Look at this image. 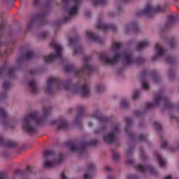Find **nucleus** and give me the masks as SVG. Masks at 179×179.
<instances>
[{
    "instance_id": "f257e3e1",
    "label": "nucleus",
    "mask_w": 179,
    "mask_h": 179,
    "mask_svg": "<svg viewBox=\"0 0 179 179\" xmlns=\"http://www.w3.org/2000/svg\"><path fill=\"white\" fill-rule=\"evenodd\" d=\"M121 43L115 42L112 44L110 50L107 53L100 55L99 59L105 64H115L121 61L124 65H132V64H141L138 60H134L132 55L128 52H122Z\"/></svg>"
},
{
    "instance_id": "f03ea898",
    "label": "nucleus",
    "mask_w": 179,
    "mask_h": 179,
    "mask_svg": "<svg viewBox=\"0 0 179 179\" xmlns=\"http://www.w3.org/2000/svg\"><path fill=\"white\" fill-rule=\"evenodd\" d=\"M51 114V108H43L41 111L34 110L29 115L24 117L22 123V129L33 135L37 129L38 125H41L44 122V119Z\"/></svg>"
},
{
    "instance_id": "7ed1b4c3",
    "label": "nucleus",
    "mask_w": 179,
    "mask_h": 179,
    "mask_svg": "<svg viewBox=\"0 0 179 179\" xmlns=\"http://www.w3.org/2000/svg\"><path fill=\"white\" fill-rule=\"evenodd\" d=\"M52 1V0H50ZM65 6L66 13L67 17H65V20H69L72 19L73 16H76L78 12H79V6L82 2V0H62Z\"/></svg>"
},
{
    "instance_id": "20e7f679",
    "label": "nucleus",
    "mask_w": 179,
    "mask_h": 179,
    "mask_svg": "<svg viewBox=\"0 0 179 179\" xmlns=\"http://www.w3.org/2000/svg\"><path fill=\"white\" fill-rule=\"evenodd\" d=\"M44 157L50 158L51 161H46L43 163L44 169H51V167H57V166H59L61 164V162H62V155H54L52 151H46L43 154Z\"/></svg>"
},
{
    "instance_id": "39448f33",
    "label": "nucleus",
    "mask_w": 179,
    "mask_h": 179,
    "mask_svg": "<svg viewBox=\"0 0 179 179\" xmlns=\"http://www.w3.org/2000/svg\"><path fill=\"white\" fill-rule=\"evenodd\" d=\"M62 87H64V89H68L66 84L58 80V78H50L47 82L45 90L47 93H51L52 90H59V89H62Z\"/></svg>"
},
{
    "instance_id": "423d86ee",
    "label": "nucleus",
    "mask_w": 179,
    "mask_h": 179,
    "mask_svg": "<svg viewBox=\"0 0 179 179\" xmlns=\"http://www.w3.org/2000/svg\"><path fill=\"white\" fill-rule=\"evenodd\" d=\"M51 45L55 48V55L51 54L48 57H44L45 62L46 63L52 62L54 59H57V58H61V57H62V47L57 44L55 42L52 43Z\"/></svg>"
},
{
    "instance_id": "0eeeda50",
    "label": "nucleus",
    "mask_w": 179,
    "mask_h": 179,
    "mask_svg": "<svg viewBox=\"0 0 179 179\" xmlns=\"http://www.w3.org/2000/svg\"><path fill=\"white\" fill-rule=\"evenodd\" d=\"M118 125L117 124H113L112 126V132L113 133H109L103 136V141L106 143H113L114 141L115 140V134H118Z\"/></svg>"
},
{
    "instance_id": "6e6552de",
    "label": "nucleus",
    "mask_w": 179,
    "mask_h": 179,
    "mask_svg": "<svg viewBox=\"0 0 179 179\" xmlns=\"http://www.w3.org/2000/svg\"><path fill=\"white\" fill-rule=\"evenodd\" d=\"M74 92L77 93H80L81 96H87L89 93H90V90L89 88V85L84 84L80 86H78L74 88Z\"/></svg>"
},
{
    "instance_id": "1a4fd4ad",
    "label": "nucleus",
    "mask_w": 179,
    "mask_h": 179,
    "mask_svg": "<svg viewBox=\"0 0 179 179\" xmlns=\"http://www.w3.org/2000/svg\"><path fill=\"white\" fill-rule=\"evenodd\" d=\"M156 12H163V9L160 6L154 8L153 6H148L143 10V13L144 15H148V16H150L152 13H156Z\"/></svg>"
},
{
    "instance_id": "9d476101",
    "label": "nucleus",
    "mask_w": 179,
    "mask_h": 179,
    "mask_svg": "<svg viewBox=\"0 0 179 179\" xmlns=\"http://www.w3.org/2000/svg\"><path fill=\"white\" fill-rule=\"evenodd\" d=\"M51 125H56L58 129H65L68 127V122L64 120L54 119L50 121Z\"/></svg>"
},
{
    "instance_id": "9b49d317",
    "label": "nucleus",
    "mask_w": 179,
    "mask_h": 179,
    "mask_svg": "<svg viewBox=\"0 0 179 179\" xmlns=\"http://www.w3.org/2000/svg\"><path fill=\"white\" fill-rule=\"evenodd\" d=\"M86 38L88 41H97L98 43H102L103 39L99 36H96L92 31H86Z\"/></svg>"
},
{
    "instance_id": "f8f14e48",
    "label": "nucleus",
    "mask_w": 179,
    "mask_h": 179,
    "mask_svg": "<svg viewBox=\"0 0 179 179\" xmlns=\"http://www.w3.org/2000/svg\"><path fill=\"white\" fill-rule=\"evenodd\" d=\"M164 102H166V97L162 95H157L155 97L154 103H148V107H149V108H152L153 107H156V106H159L160 103H164Z\"/></svg>"
},
{
    "instance_id": "ddd939ff",
    "label": "nucleus",
    "mask_w": 179,
    "mask_h": 179,
    "mask_svg": "<svg viewBox=\"0 0 179 179\" xmlns=\"http://www.w3.org/2000/svg\"><path fill=\"white\" fill-rule=\"evenodd\" d=\"M28 85H29V86L32 87L33 94H37V93H38L40 92V88H38V83L36 80H32L29 81Z\"/></svg>"
},
{
    "instance_id": "4468645a",
    "label": "nucleus",
    "mask_w": 179,
    "mask_h": 179,
    "mask_svg": "<svg viewBox=\"0 0 179 179\" xmlns=\"http://www.w3.org/2000/svg\"><path fill=\"white\" fill-rule=\"evenodd\" d=\"M69 148L71 152H82L85 149V145H80L78 147L75 144L69 143Z\"/></svg>"
},
{
    "instance_id": "2eb2a0df",
    "label": "nucleus",
    "mask_w": 179,
    "mask_h": 179,
    "mask_svg": "<svg viewBox=\"0 0 179 179\" xmlns=\"http://www.w3.org/2000/svg\"><path fill=\"white\" fill-rule=\"evenodd\" d=\"M97 27L98 29H100V30H102L103 31H107V30H110L111 29V27L108 26L104 22L99 21L97 23Z\"/></svg>"
},
{
    "instance_id": "dca6fc26",
    "label": "nucleus",
    "mask_w": 179,
    "mask_h": 179,
    "mask_svg": "<svg viewBox=\"0 0 179 179\" xmlns=\"http://www.w3.org/2000/svg\"><path fill=\"white\" fill-rule=\"evenodd\" d=\"M155 48H156L157 55L158 57H163V55H164V49L162 48V46L160 45V44L157 43Z\"/></svg>"
},
{
    "instance_id": "f3484780",
    "label": "nucleus",
    "mask_w": 179,
    "mask_h": 179,
    "mask_svg": "<svg viewBox=\"0 0 179 179\" xmlns=\"http://www.w3.org/2000/svg\"><path fill=\"white\" fill-rule=\"evenodd\" d=\"M91 69L92 67L90 66V64L85 62L84 66L81 69V72H83L84 73H90Z\"/></svg>"
},
{
    "instance_id": "a211bd4d",
    "label": "nucleus",
    "mask_w": 179,
    "mask_h": 179,
    "mask_svg": "<svg viewBox=\"0 0 179 179\" xmlns=\"http://www.w3.org/2000/svg\"><path fill=\"white\" fill-rule=\"evenodd\" d=\"M157 159L158 160L159 167H164L166 166V159L162 157V155H157Z\"/></svg>"
},
{
    "instance_id": "6ab92c4d",
    "label": "nucleus",
    "mask_w": 179,
    "mask_h": 179,
    "mask_svg": "<svg viewBox=\"0 0 179 179\" xmlns=\"http://www.w3.org/2000/svg\"><path fill=\"white\" fill-rule=\"evenodd\" d=\"M150 44V42H149V41H143L138 45L137 50L139 51L140 50H142V48L148 47V45H149Z\"/></svg>"
},
{
    "instance_id": "aec40b11",
    "label": "nucleus",
    "mask_w": 179,
    "mask_h": 179,
    "mask_svg": "<svg viewBox=\"0 0 179 179\" xmlns=\"http://www.w3.org/2000/svg\"><path fill=\"white\" fill-rule=\"evenodd\" d=\"M137 169H138V170H139V171H141V173H145L146 171H152V168H150V167L146 168L142 165H138Z\"/></svg>"
},
{
    "instance_id": "412c9836",
    "label": "nucleus",
    "mask_w": 179,
    "mask_h": 179,
    "mask_svg": "<svg viewBox=\"0 0 179 179\" xmlns=\"http://www.w3.org/2000/svg\"><path fill=\"white\" fill-rule=\"evenodd\" d=\"M104 85H98L95 87V92H96V93H101L104 92Z\"/></svg>"
},
{
    "instance_id": "4be33fe9",
    "label": "nucleus",
    "mask_w": 179,
    "mask_h": 179,
    "mask_svg": "<svg viewBox=\"0 0 179 179\" xmlns=\"http://www.w3.org/2000/svg\"><path fill=\"white\" fill-rule=\"evenodd\" d=\"M106 3V0H94L93 5L94 6H99V5H104Z\"/></svg>"
},
{
    "instance_id": "5701e85b",
    "label": "nucleus",
    "mask_w": 179,
    "mask_h": 179,
    "mask_svg": "<svg viewBox=\"0 0 179 179\" xmlns=\"http://www.w3.org/2000/svg\"><path fill=\"white\" fill-rule=\"evenodd\" d=\"M0 116L3 117V118H5V117H8V112L6 111V109L3 108H0Z\"/></svg>"
},
{
    "instance_id": "b1692460",
    "label": "nucleus",
    "mask_w": 179,
    "mask_h": 179,
    "mask_svg": "<svg viewBox=\"0 0 179 179\" xmlns=\"http://www.w3.org/2000/svg\"><path fill=\"white\" fill-rule=\"evenodd\" d=\"M138 27V24H127L124 27V31L127 33L129 29H136Z\"/></svg>"
},
{
    "instance_id": "393cba45",
    "label": "nucleus",
    "mask_w": 179,
    "mask_h": 179,
    "mask_svg": "<svg viewBox=\"0 0 179 179\" xmlns=\"http://www.w3.org/2000/svg\"><path fill=\"white\" fill-rule=\"evenodd\" d=\"M83 115H78L76 117L75 120H73V124H76L80 122V120H82Z\"/></svg>"
},
{
    "instance_id": "a878e982",
    "label": "nucleus",
    "mask_w": 179,
    "mask_h": 179,
    "mask_svg": "<svg viewBox=\"0 0 179 179\" xmlns=\"http://www.w3.org/2000/svg\"><path fill=\"white\" fill-rule=\"evenodd\" d=\"M171 150H172V152L179 150V141L176 143L173 146L171 147Z\"/></svg>"
},
{
    "instance_id": "bb28decb",
    "label": "nucleus",
    "mask_w": 179,
    "mask_h": 179,
    "mask_svg": "<svg viewBox=\"0 0 179 179\" xmlns=\"http://www.w3.org/2000/svg\"><path fill=\"white\" fill-rule=\"evenodd\" d=\"M133 100H138L139 99V91H135L132 95Z\"/></svg>"
},
{
    "instance_id": "cd10ccee",
    "label": "nucleus",
    "mask_w": 179,
    "mask_h": 179,
    "mask_svg": "<svg viewBox=\"0 0 179 179\" xmlns=\"http://www.w3.org/2000/svg\"><path fill=\"white\" fill-rule=\"evenodd\" d=\"M153 125L155 129H157V131L162 129V124H160L159 122H154Z\"/></svg>"
},
{
    "instance_id": "c85d7f7f",
    "label": "nucleus",
    "mask_w": 179,
    "mask_h": 179,
    "mask_svg": "<svg viewBox=\"0 0 179 179\" xmlns=\"http://www.w3.org/2000/svg\"><path fill=\"white\" fill-rule=\"evenodd\" d=\"M99 117H100V111L96 110L95 112H94V113L92 114V118L99 119Z\"/></svg>"
},
{
    "instance_id": "c756f323",
    "label": "nucleus",
    "mask_w": 179,
    "mask_h": 179,
    "mask_svg": "<svg viewBox=\"0 0 179 179\" xmlns=\"http://www.w3.org/2000/svg\"><path fill=\"white\" fill-rule=\"evenodd\" d=\"M9 86H10V84L8 82H6L3 84V90H8L9 89Z\"/></svg>"
},
{
    "instance_id": "7c9ffc66",
    "label": "nucleus",
    "mask_w": 179,
    "mask_h": 179,
    "mask_svg": "<svg viewBox=\"0 0 179 179\" xmlns=\"http://www.w3.org/2000/svg\"><path fill=\"white\" fill-rule=\"evenodd\" d=\"M92 178H93V176H92V175L89 173H85L82 178V179H92Z\"/></svg>"
},
{
    "instance_id": "2f4dec72",
    "label": "nucleus",
    "mask_w": 179,
    "mask_h": 179,
    "mask_svg": "<svg viewBox=\"0 0 179 179\" xmlns=\"http://www.w3.org/2000/svg\"><path fill=\"white\" fill-rule=\"evenodd\" d=\"M143 87L145 90H148V89H149V84H148V83H146V82H143Z\"/></svg>"
},
{
    "instance_id": "473e14b6",
    "label": "nucleus",
    "mask_w": 179,
    "mask_h": 179,
    "mask_svg": "<svg viewBox=\"0 0 179 179\" xmlns=\"http://www.w3.org/2000/svg\"><path fill=\"white\" fill-rule=\"evenodd\" d=\"M34 24V22L33 21L29 22L27 24V28L28 29H31L33 27V25Z\"/></svg>"
},
{
    "instance_id": "72a5a7b5",
    "label": "nucleus",
    "mask_w": 179,
    "mask_h": 179,
    "mask_svg": "<svg viewBox=\"0 0 179 179\" xmlns=\"http://www.w3.org/2000/svg\"><path fill=\"white\" fill-rule=\"evenodd\" d=\"M113 160H120V155L118 154H114L113 155Z\"/></svg>"
},
{
    "instance_id": "f704fd0d",
    "label": "nucleus",
    "mask_w": 179,
    "mask_h": 179,
    "mask_svg": "<svg viewBox=\"0 0 179 179\" xmlns=\"http://www.w3.org/2000/svg\"><path fill=\"white\" fill-rule=\"evenodd\" d=\"M94 167H96V165H94V164H90L88 166V170H93Z\"/></svg>"
},
{
    "instance_id": "c9c22d12",
    "label": "nucleus",
    "mask_w": 179,
    "mask_h": 179,
    "mask_svg": "<svg viewBox=\"0 0 179 179\" xmlns=\"http://www.w3.org/2000/svg\"><path fill=\"white\" fill-rule=\"evenodd\" d=\"M33 57V52L30 51L27 52V58H31Z\"/></svg>"
},
{
    "instance_id": "e433bc0d",
    "label": "nucleus",
    "mask_w": 179,
    "mask_h": 179,
    "mask_svg": "<svg viewBox=\"0 0 179 179\" xmlns=\"http://www.w3.org/2000/svg\"><path fill=\"white\" fill-rule=\"evenodd\" d=\"M6 177V175L3 172L0 173V179H5Z\"/></svg>"
},
{
    "instance_id": "4c0bfd02",
    "label": "nucleus",
    "mask_w": 179,
    "mask_h": 179,
    "mask_svg": "<svg viewBox=\"0 0 179 179\" xmlns=\"http://www.w3.org/2000/svg\"><path fill=\"white\" fill-rule=\"evenodd\" d=\"M80 51H82V48L81 47H76L75 49V52H79Z\"/></svg>"
},
{
    "instance_id": "58836bf2",
    "label": "nucleus",
    "mask_w": 179,
    "mask_h": 179,
    "mask_svg": "<svg viewBox=\"0 0 179 179\" xmlns=\"http://www.w3.org/2000/svg\"><path fill=\"white\" fill-rule=\"evenodd\" d=\"M168 145H169V143H168L167 141H164V142L162 143V148H166V147L168 146Z\"/></svg>"
},
{
    "instance_id": "ea45409f",
    "label": "nucleus",
    "mask_w": 179,
    "mask_h": 179,
    "mask_svg": "<svg viewBox=\"0 0 179 179\" xmlns=\"http://www.w3.org/2000/svg\"><path fill=\"white\" fill-rule=\"evenodd\" d=\"M73 43H75V39H73V38H70V39L69 40V45H71V44H73Z\"/></svg>"
},
{
    "instance_id": "a19ab883",
    "label": "nucleus",
    "mask_w": 179,
    "mask_h": 179,
    "mask_svg": "<svg viewBox=\"0 0 179 179\" xmlns=\"http://www.w3.org/2000/svg\"><path fill=\"white\" fill-rule=\"evenodd\" d=\"M121 106H122V107H127V101H122Z\"/></svg>"
},
{
    "instance_id": "79ce46f5",
    "label": "nucleus",
    "mask_w": 179,
    "mask_h": 179,
    "mask_svg": "<svg viewBox=\"0 0 179 179\" xmlns=\"http://www.w3.org/2000/svg\"><path fill=\"white\" fill-rule=\"evenodd\" d=\"M133 162H134V160H132V159H127V164H132Z\"/></svg>"
},
{
    "instance_id": "37998d69",
    "label": "nucleus",
    "mask_w": 179,
    "mask_h": 179,
    "mask_svg": "<svg viewBox=\"0 0 179 179\" xmlns=\"http://www.w3.org/2000/svg\"><path fill=\"white\" fill-rule=\"evenodd\" d=\"M105 170H106V171H111V168H110V166H106V167H105Z\"/></svg>"
},
{
    "instance_id": "c03bdc74",
    "label": "nucleus",
    "mask_w": 179,
    "mask_h": 179,
    "mask_svg": "<svg viewBox=\"0 0 179 179\" xmlns=\"http://www.w3.org/2000/svg\"><path fill=\"white\" fill-rule=\"evenodd\" d=\"M169 76H171V75L174 76V71H169Z\"/></svg>"
},
{
    "instance_id": "a18cd8bd",
    "label": "nucleus",
    "mask_w": 179,
    "mask_h": 179,
    "mask_svg": "<svg viewBox=\"0 0 179 179\" xmlns=\"http://www.w3.org/2000/svg\"><path fill=\"white\" fill-rule=\"evenodd\" d=\"M171 61H173V58H171V57H168L167 58V62H171Z\"/></svg>"
},
{
    "instance_id": "49530a36",
    "label": "nucleus",
    "mask_w": 179,
    "mask_h": 179,
    "mask_svg": "<svg viewBox=\"0 0 179 179\" xmlns=\"http://www.w3.org/2000/svg\"><path fill=\"white\" fill-rule=\"evenodd\" d=\"M88 127H93V123H92L91 122H88Z\"/></svg>"
},
{
    "instance_id": "de8ad7c7",
    "label": "nucleus",
    "mask_w": 179,
    "mask_h": 179,
    "mask_svg": "<svg viewBox=\"0 0 179 179\" xmlns=\"http://www.w3.org/2000/svg\"><path fill=\"white\" fill-rule=\"evenodd\" d=\"M13 73V70H10L9 71V75L10 76V75H12Z\"/></svg>"
},
{
    "instance_id": "09e8293b",
    "label": "nucleus",
    "mask_w": 179,
    "mask_h": 179,
    "mask_svg": "<svg viewBox=\"0 0 179 179\" xmlns=\"http://www.w3.org/2000/svg\"><path fill=\"white\" fill-rule=\"evenodd\" d=\"M2 72H3V69L0 68V75H2Z\"/></svg>"
},
{
    "instance_id": "8fccbe9b",
    "label": "nucleus",
    "mask_w": 179,
    "mask_h": 179,
    "mask_svg": "<svg viewBox=\"0 0 179 179\" xmlns=\"http://www.w3.org/2000/svg\"><path fill=\"white\" fill-rule=\"evenodd\" d=\"M164 179H171V176H168Z\"/></svg>"
},
{
    "instance_id": "3c124183",
    "label": "nucleus",
    "mask_w": 179,
    "mask_h": 179,
    "mask_svg": "<svg viewBox=\"0 0 179 179\" xmlns=\"http://www.w3.org/2000/svg\"><path fill=\"white\" fill-rule=\"evenodd\" d=\"M4 97H6V95H1V96H0V99H4Z\"/></svg>"
},
{
    "instance_id": "603ef678",
    "label": "nucleus",
    "mask_w": 179,
    "mask_h": 179,
    "mask_svg": "<svg viewBox=\"0 0 179 179\" xmlns=\"http://www.w3.org/2000/svg\"><path fill=\"white\" fill-rule=\"evenodd\" d=\"M107 179H114L113 176H108Z\"/></svg>"
},
{
    "instance_id": "864d4df0",
    "label": "nucleus",
    "mask_w": 179,
    "mask_h": 179,
    "mask_svg": "<svg viewBox=\"0 0 179 179\" xmlns=\"http://www.w3.org/2000/svg\"><path fill=\"white\" fill-rule=\"evenodd\" d=\"M34 3H37L38 2V0H34Z\"/></svg>"
},
{
    "instance_id": "5fc2aeb1",
    "label": "nucleus",
    "mask_w": 179,
    "mask_h": 179,
    "mask_svg": "<svg viewBox=\"0 0 179 179\" xmlns=\"http://www.w3.org/2000/svg\"><path fill=\"white\" fill-rule=\"evenodd\" d=\"M142 138H143V136H140L141 141H143V139H142Z\"/></svg>"
},
{
    "instance_id": "6e6d98bb",
    "label": "nucleus",
    "mask_w": 179,
    "mask_h": 179,
    "mask_svg": "<svg viewBox=\"0 0 179 179\" xmlns=\"http://www.w3.org/2000/svg\"><path fill=\"white\" fill-rule=\"evenodd\" d=\"M0 143H2V137L0 136Z\"/></svg>"
},
{
    "instance_id": "4d7b16f0",
    "label": "nucleus",
    "mask_w": 179,
    "mask_h": 179,
    "mask_svg": "<svg viewBox=\"0 0 179 179\" xmlns=\"http://www.w3.org/2000/svg\"><path fill=\"white\" fill-rule=\"evenodd\" d=\"M27 170L29 171L30 170V166H27Z\"/></svg>"
},
{
    "instance_id": "13d9d810",
    "label": "nucleus",
    "mask_w": 179,
    "mask_h": 179,
    "mask_svg": "<svg viewBox=\"0 0 179 179\" xmlns=\"http://www.w3.org/2000/svg\"><path fill=\"white\" fill-rule=\"evenodd\" d=\"M128 179H135V178H134V177H130V178H129Z\"/></svg>"
},
{
    "instance_id": "bf43d9fd",
    "label": "nucleus",
    "mask_w": 179,
    "mask_h": 179,
    "mask_svg": "<svg viewBox=\"0 0 179 179\" xmlns=\"http://www.w3.org/2000/svg\"><path fill=\"white\" fill-rule=\"evenodd\" d=\"M125 131L128 132V129L127 127L125 128Z\"/></svg>"
},
{
    "instance_id": "052dcab7",
    "label": "nucleus",
    "mask_w": 179,
    "mask_h": 179,
    "mask_svg": "<svg viewBox=\"0 0 179 179\" xmlns=\"http://www.w3.org/2000/svg\"><path fill=\"white\" fill-rule=\"evenodd\" d=\"M129 0H124V2H128Z\"/></svg>"
},
{
    "instance_id": "680f3d73",
    "label": "nucleus",
    "mask_w": 179,
    "mask_h": 179,
    "mask_svg": "<svg viewBox=\"0 0 179 179\" xmlns=\"http://www.w3.org/2000/svg\"><path fill=\"white\" fill-rule=\"evenodd\" d=\"M127 125H129V122H127Z\"/></svg>"
},
{
    "instance_id": "e2e57ef3",
    "label": "nucleus",
    "mask_w": 179,
    "mask_h": 179,
    "mask_svg": "<svg viewBox=\"0 0 179 179\" xmlns=\"http://www.w3.org/2000/svg\"><path fill=\"white\" fill-rule=\"evenodd\" d=\"M173 45L171 43V47Z\"/></svg>"
}]
</instances>
